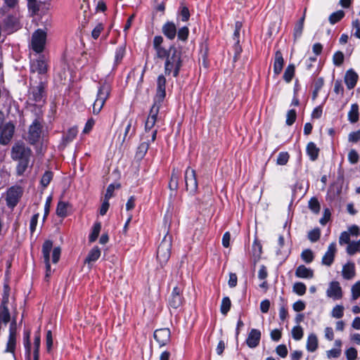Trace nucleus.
<instances>
[{
  "label": "nucleus",
  "instance_id": "43",
  "mask_svg": "<svg viewBox=\"0 0 360 360\" xmlns=\"http://www.w3.org/2000/svg\"><path fill=\"white\" fill-rule=\"evenodd\" d=\"M301 258L306 263L309 264L313 262L314 255L310 249H306L302 252Z\"/></svg>",
  "mask_w": 360,
  "mask_h": 360
},
{
  "label": "nucleus",
  "instance_id": "45",
  "mask_svg": "<svg viewBox=\"0 0 360 360\" xmlns=\"http://www.w3.org/2000/svg\"><path fill=\"white\" fill-rule=\"evenodd\" d=\"M40 335L39 333H37L34 336V359L37 360V356H39V347H40Z\"/></svg>",
  "mask_w": 360,
  "mask_h": 360
},
{
  "label": "nucleus",
  "instance_id": "3",
  "mask_svg": "<svg viewBox=\"0 0 360 360\" xmlns=\"http://www.w3.org/2000/svg\"><path fill=\"white\" fill-rule=\"evenodd\" d=\"M110 93V86L103 83L98 89L97 98L93 104V113L98 115L102 110Z\"/></svg>",
  "mask_w": 360,
  "mask_h": 360
},
{
  "label": "nucleus",
  "instance_id": "4",
  "mask_svg": "<svg viewBox=\"0 0 360 360\" xmlns=\"http://www.w3.org/2000/svg\"><path fill=\"white\" fill-rule=\"evenodd\" d=\"M172 236L166 235L162 239L157 251V258L160 263L163 265L169 260L171 255Z\"/></svg>",
  "mask_w": 360,
  "mask_h": 360
},
{
  "label": "nucleus",
  "instance_id": "2",
  "mask_svg": "<svg viewBox=\"0 0 360 360\" xmlns=\"http://www.w3.org/2000/svg\"><path fill=\"white\" fill-rule=\"evenodd\" d=\"M183 65L182 51L175 46H170V53L165 58V73L166 75L173 74L174 77L179 76Z\"/></svg>",
  "mask_w": 360,
  "mask_h": 360
},
{
  "label": "nucleus",
  "instance_id": "5",
  "mask_svg": "<svg viewBox=\"0 0 360 360\" xmlns=\"http://www.w3.org/2000/svg\"><path fill=\"white\" fill-rule=\"evenodd\" d=\"M45 86V83L41 79L37 85H33V78L31 77L29 99L35 103L44 102L46 97Z\"/></svg>",
  "mask_w": 360,
  "mask_h": 360
},
{
  "label": "nucleus",
  "instance_id": "39",
  "mask_svg": "<svg viewBox=\"0 0 360 360\" xmlns=\"http://www.w3.org/2000/svg\"><path fill=\"white\" fill-rule=\"evenodd\" d=\"M345 16V12L343 11H338L336 12L333 13L329 16V22L330 24L334 25L336 22L340 21Z\"/></svg>",
  "mask_w": 360,
  "mask_h": 360
},
{
  "label": "nucleus",
  "instance_id": "24",
  "mask_svg": "<svg viewBox=\"0 0 360 360\" xmlns=\"http://www.w3.org/2000/svg\"><path fill=\"white\" fill-rule=\"evenodd\" d=\"M284 59L281 51H277L275 53L274 63V72L276 75H278L283 68Z\"/></svg>",
  "mask_w": 360,
  "mask_h": 360
},
{
  "label": "nucleus",
  "instance_id": "37",
  "mask_svg": "<svg viewBox=\"0 0 360 360\" xmlns=\"http://www.w3.org/2000/svg\"><path fill=\"white\" fill-rule=\"evenodd\" d=\"M308 207L314 214H319L321 210L320 203L315 197L311 198L309 200Z\"/></svg>",
  "mask_w": 360,
  "mask_h": 360
},
{
  "label": "nucleus",
  "instance_id": "38",
  "mask_svg": "<svg viewBox=\"0 0 360 360\" xmlns=\"http://www.w3.org/2000/svg\"><path fill=\"white\" fill-rule=\"evenodd\" d=\"M101 229V222H96L94 224V227L92 229V231L89 236V242H94L98 237L99 233Z\"/></svg>",
  "mask_w": 360,
  "mask_h": 360
},
{
  "label": "nucleus",
  "instance_id": "42",
  "mask_svg": "<svg viewBox=\"0 0 360 360\" xmlns=\"http://www.w3.org/2000/svg\"><path fill=\"white\" fill-rule=\"evenodd\" d=\"M357 252H360V239L356 242L350 243L347 248V252L349 255H353Z\"/></svg>",
  "mask_w": 360,
  "mask_h": 360
},
{
  "label": "nucleus",
  "instance_id": "63",
  "mask_svg": "<svg viewBox=\"0 0 360 360\" xmlns=\"http://www.w3.org/2000/svg\"><path fill=\"white\" fill-rule=\"evenodd\" d=\"M339 243L340 245L350 243V233L347 231H343L340 236Z\"/></svg>",
  "mask_w": 360,
  "mask_h": 360
},
{
  "label": "nucleus",
  "instance_id": "27",
  "mask_svg": "<svg viewBox=\"0 0 360 360\" xmlns=\"http://www.w3.org/2000/svg\"><path fill=\"white\" fill-rule=\"evenodd\" d=\"M53 248V243L51 240H46L42 245V253L45 264H47L49 269L50 252Z\"/></svg>",
  "mask_w": 360,
  "mask_h": 360
},
{
  "label": "nucleus",
  "instance_id": "18",
  "mask_svg": "<svg viewBox=\"0 0 360 360\" xmlns=\"http://www.w3.org/2000/svg\"><path fill=\"white\" fill-rule=\"evenodd\" d=\"M4 26L8 32H13L20 28V22L16 16L10 15L4 20Z\"/></svg>",
  "mask_w": 360,
  "mask_h": 360
},
{
  "label": "nucleus",
  "instance_id": "49",
  "mask_svg": "<svg viewBox=\"0 0 360 360\" xmlns=\"http://www.w3.org/2000/svg\"><path fill=\"white\" fill-rule=\"evenodd\" d=\"M304 335V331L300 326H297L292 329V336L295 340H300Z\"/></svg>",
  "mask_w": 360,
  "mask_h": 360
},
{
  "label": "nucleus",
  "instance_id": "16",
  "mask_svg": "<svg viewBox=\"0 0 360 360\" xmlns=\"http://www.w3.org/2000/svg\"><path fill=\"white\" fill-rule=\"evenodd\" d=\"M157 133H158L157 129H154L152 131V132L150 134V140L148 139L149 136H146V139L147 141L141 143L139 145V146L138 147L137 155L139 156L142 158L146 155V153H147V151L149 148L150 141H152V142L155 141V140L156 139Z\"/></svg>",
  "mask_w": 360,
  "mask_h": 360
},
{
  "label": "nucleus",
  "instance_id": "47",
  "mask_svg": "<svg viewBox=\"0 0 360 360\" xmlns=\"http://www.w3.org/2000/svg\"><path fill=\"white\" fill-rule=\"evenodd\" d=\"M53 172L51 171H46L43 174L41 179V184L44 188H46L53 179Z\"/></svg>",
  "mask_w": 360,
  "mask_h": 360
},
{
  "label": "nucleus",
  "instance_id": "6",
  "mask_svg": "<svg viewBox=\"0 0 360 360\" xmlns=\"http://www.w3.org/2000/svg\"><path fill=\"white\" fill-rule=\"evenodd\" d=\"M46 41V32L41 29H38L32 35L30 48L37 53L43 52Z\"/></svg>",
  "mask_w": 360,
  "mask_h": 360
},
{
  "label": "nucleus",
  "instance_id": "51",
  "mask_svg": "<svg viewBox=\"0 0 360 360\" xmlns=\"http://www.w3.org/2000/svg\"><path fill=\"white\" fill-rule=\"evenodd\" d=\"M345 56L342 52L337 51L333 57V61L335 65L340 66L344 62Z\"/></svg>",
  "mask_w": 360,
  "mask_h": 360
},
{
  "label": "nucleus",
  "instance_id": "33",
  "mask_svg": "<svg viewBox=\"0 0 360 360\" xmlns=\"http://www.w3.org/2000/svg\"><path fill=\"white\" fill-rule=\"evenodd\" d=\"M5 6L0 8V18L3 17L7 8L15 9L18 6V0H4Z\"/></svg>",
  "mask_w": 360,
  "mask_h": 360
},
{
  "label": "nucleus",
  "instance_id": "62",
  "mask_svg": "<svg viewBox=\"0 0 360 360\" xmlns=\"http://www.w3.org/2000/svg\"><path fill=\"white\" fill-rule=\"evenodd\" d=\"M359 159V156L358 153L354 150L352 149L348 154V160L352 164H356L358 162Z\"/></svg>",
  "mask_w": 360,
  "mask_h": 360
},
{
  "label": "nucleus",
  "instance_id": "31",
  "mask_svg": "<svg viewBox=\"0 0 360 360\" xmlns=\"http://www.w3.org/2000/svg\"><path fill=\"white\" fill-rule=\"evenodd\" d=\"M101 256V250L98 247L96 246L93 248L89 252L87 257L85 259V263L89 264L91 262L96 261Z\"/></svg>",
  "mask_w": 360,
  "mask_h": 360
},
{
  "label": "nucleus",
  "instance_id": "20",
  "mask_svg": "<svg viewBox=\"0 0 360 360\" xmlns=\"http://www.w3.org/2000/svg\"><path fill=\"white\" fill-rule=\"evenodd\" d=\"M16 321L13 320L10 326V333L7 343V352H14L15 347Z\"/></svg>",
  "mask_w": 360,
  "mask_h": 360
},
{
  "label": "nucleus",
  "instance_id": "1",
  "mask_svg": "<svg viewBox=\"0 0 360 360\" xmlns=\"http://www.w3.org/2000/svg\"><path fill=\"white\" fill-rule=\"evenodd\" d=\"M32 155L31 148L21 141H16L12 146L11 157L18 162L16 173L18 176H22L27 169Z\"/></svg>",
  "mask_w": 360,
  "mask_h": 360
},
{
  "label": "nucleus",
  "instance_id": "56",
  "mask_svg": "<svg viewBox=\"0 0 360 360\" xmlns=\"http://www.w3.org/2000/svg\"><path fill=\"white\" fill-rule=\"evenodd\" d=\"M104 29V25L102 23H98L91 32V37L94 39H97L101 32Z\"/></svg>",
  "mask_w": 360,
  "mask_h": 360
},
{
  "label": "nucleus",
  "instance_id": "29",
  "mask_svg": "<svg viewBox=\"0 0 360 360\" xmlns=\"http://www.w3.org/2000/svg\"><path fill=\"white\" fill-rule=\"evenodd\" d=\"M319 346V340L316 335L314 333H311L309 335L307 340V349L309 352H314Z\"/></svg>",
  "mask_w": 360,
  "mask_h": 360
},
{
  "label": "nucleus",
  "instance_id": "35",
  "mask_svg": "<svg viewBox=\"0 0 360 360\" xmlns=\"http://www.w3.org/2000/svg\"><path fill=\"white\" fill-rule=\"evenodd\" d=\"M69 204L68 202L60 201L58 203L56 208V214L60 217H65L68 214V207Z\"/></svg>",
  "mask_w": 360,
  "mask_h": 360
},
{
  "label": "nucleus",
  "instance_id": "19",
  "mask_svg": "<svg viewBox=\"0 0 360 360\" xmlns=\"http://www.w3.org/2000/svg\"><path fill=\"white\" fill-rule=\"evenodd\" d=\"M260 338L261 332L257 329H252L248 334L246 343L249 347L255 348L259 345Z\"/></svg>",
  "mask_w": 360,
  "mask_h": 360
},
{
  "label": "nucleus",
  "instance_id": "60",
  "mask_svg": "<svg viewBox=\"0 0 360 360\" xmlns=\"http://www.w3.org/2000/svg\"><path fill=\"white\" fill-rule=\"evenodd\" d=\"M352 294L353 300H356L360 297V281L356 282L352 285Z\"/></svg>",
  "mask_w": 360,
  "mask_h": 360
},
{
  "label": "nucleus",
  "instance_id": "25",
  "mask_svg": "<svg viewBox=\"0 0 360 360\" xmlns=\"http://www.w3.org/2000/svg\"><path fill=\"white\" fill-rule=\"evenodd\" d=\"M295 276L300 278H312L314 277V271L302 264L296 269Z\"/></svg>",
  "mask_w": 360,
  "mask_h": 360
},
{
  "label": "nucleus",
  "instance_id": "64",
  "mask_svg": "<svg viewBox=\"0 0 360 360\" xmlns=\"http://www.w3.org/2000/svg\"><path fill=\"white\" fill-rule=\"evenodd\" d=\"M276 352V354L282 358H285L288 355V349L285 345H280L277 346Z\"/></svg>",
  "mask_w": 360,
  "mask_h": 360
},
{
  "label": "nucleus",
  "instance_id": "48",
  "mask_svg": "<svg viewBox=\"0 0 360 360\" xmlns=\"http://www.w3.org/2000/svg\"><path fill=\"white\" fill-rule=\"evenodd\" d=\"M320 236L321 231L319 228L314 229L308 233V238L312 243L318 241Z\"/></svg>",
  "mask_w": 360,
  "mask_h": 360
},
{
  "label": "nucleus",
  "instance_id": "15",
  "mask_svg": "<svg viewBox=\"0 0 360 360\" xmlns=\"http://www.w3.org/2000/svg\"><path fill=\"white\" fill-rule=\"evenodd\" d=\"M336 251L337 249L335 243H330L328 248V250L326 251V252L325 253L322 258V264L326 265L327 266H330L334 261Z\"/></svg>",
  "mask_w": 360,
  "mask_h": 360
},
{
  "label": "nucleus",
  "instance_id": "32",
  "mask_svg": "<svg viewBox=\"0 0 360 360\" xmlns=\"http://www.w3.org/2000/svg\"><path fill=\"white\" fill-rule=\"evenodd\" d=\"M359 105L357 103H354L348 112V120L351 123H356L359 120Z\"/></svg>",
  "mask_w": 360,
  "mask_h": 360
},
{
  "label": "nucleus",
  "instance_id": "23",
  "mask_svg": "<svg viewBox=\"0 0 360 360\" xmlns=\"http://www.w3.org/2000/svg\"><path fill=\"white\" fill-rule=\"evenodd\" d=\"M162 32L169 39H174L176 35V26L173 22H167L162 26Z\"/></svg>",
  "mask_w": 360,
  "mask_h": 360
},
{
  "label": "nucleus",
  "instance_id": "54",
  "mask_svg": "<svg viewBox=\"0 0 360 360\" xmlns=\"http://www.w3.org/2000/svg\"><path fill=\"white\" fill-rule=\"evenodd\" d=\"M125 53V46H120L116 50L115 61L116 65L119 64L122 60Z\"/></svg>",
  "mask_w": 360,
  "mask_h": 360
},
{
  "label": "nucleus",
  "instance_id": "22",
  "mask_svg": "<svg viewBox=\"0 0 360 360\" xmlns=\"http://www.w3.org/2000/svg\"><path fill=\"white\" fill-rule=\"evenodd\" d=\"M133 120L131 119L126 120L122 123V127H124V136L122 138V143L127 139H129L136 132L135 127L132 126Z\"/></svg>",
  "mask_w": 360,
  "mask_h": 360
},
{
  "label": "nucleus",
  "instance_id": "58",
  "mask_svg": "<svg viewBox=\"0 0 360 360\" xmlns=\"http://www.w3.org/2000/svg\"><path fill=\"white\" fill-rule=\"evenodd\" d=\"M29 10L32 11L33 15L37 13L39 11V6L37 2V0H27Z\"/></svg>",
  "mask_w": 360,
  "mask_h": 360
},
{
  "label": "nucleus",
  "instance_id": "41",
  "mask_svg": "<svg viewBox=\"0 0 360 360\" xmlns=\"http://www.w3.org/2000/svg\"><path fill=\"white\" fill-rule=\"evenodd\" d=\"M162 103H158L157 101L154 99V103L152 105L149 115L148 117L149 118H153L157 120L158 115L159 113L160 108L161 106Z\"/></svg>",
  "mask_w": 360,
  "mask_h": 360
},
{
  "label": "nucleus",
  "instance_id": "7",
  "mask_svg": "<svg viewBox=\"0 0 360 360\" xmlns=\"http://www.w3.org/2000/svg\"><path fill=\"white\" fill-rule=\"evenodd\" d=\"M15 131V126L12 121L6 122L0 129V144L8 145L13 139Z\"/></svg>",
  "mask_w": 360,
  "mask_h": 360
},
{
  "label": "nucleus",
  "instance_id": "50",
  "mask_svg": "<svg viewBox=\"0 0 360 360\" xmlns=\"http://www.w3.org/2000/svg\"><path fill=\"white\" fill-rule=\"evenodd\" d=\"M290 158V155L287 152H281L278 154L276 163L279 165H285L287 164Z\"/></svg>",
  "mask_w": 360,
  "mask_h": 360
},
{
  "label": "nucleus",
  "instance_id": "28",
  "mask_svg": "<svg viewBox=\"0 0 360 360\" xmlns=\"http://www.w3.org/2000/svg\"><path fill=\"white\" fill-rule=\"evenodd\" d=\"M307 8H305L304 10L302 17L299 20V21L295 24L294 27L293 36L295 40L300 38L302 34L303 28H304V22L306 16Z\"/></svg>",
  "mask_w": 360,
  "mask_h": 360
},
{
  "label": "nucleus",
  "instance_id": "26",
  "mask_svg": "<svg viewBox=\"0 0 360 360\" xmlns=\"http://www.w3.org/2000/svg\"><path fill=\"white\" fill-rule=\"evenodd\" d=\"M342 274L343 278L346 280L353 278L356 274L354 264L352 262H348L345 264L342 268Z\"/></svg>",
  "mask_w": 360,
  "mask_h": 360
},
{
  "label": "nucleus",
  "instance_id": "21",
  "mask_svg": "<svg viewBox=\"0 0 360 360\" xmlns=\"http://www.w3.org/2000/svg\"><path fill=\"white\" fill-rule=\"evenodd\" d=\"M359 76L353 69L347 70L345 75V82L348 89H352L356 84Z\"/></svg>",
  "mask_w": 360,
  "mask_h": 360
},
{
  "label": "nucleus",
  "instance_id": "59",
  "mask_svg": "<svg viewBox=\"0 0 360 360\" xmlns=\"http://www.w3.org/2000/svg\"><path fill=\"white\" fill-rule=\"evenodd\" d=\"M331 212L328 208H326L323 211V215L320 219V224L325 226L330 219Z\"/></svg>",
  "mask_w": 360,
  "mask_h": 360
},
{
  "label": "nucleus",
  "instance_id": "53",
  "mask_svg": "<svg viewBox=\"0 0 360 360\" xmlns=\"http://www.w3.org/2000/svg\"><path fill=\"white\" fill-rule=\"evenodd\" d=\"M176 34H177L178 39L179 40L185 41L188 39V34H189V30L187 27L185 26V27L180 28L178 32H176Z\"/></svg>",
  "mask_w": 360,
  "mask_h": 360
},
{
  "label": "nucleus",
  "instance_id": "36",
  "mask_svg": "<svg viewBox=\"0 0 360 360\" xmlns=\"http://www.w3.org/2000/svg\"><path fill=\"white\" fill-rule=\"evenodd\" d=\"M179 174L175 169H173L171 179L169 183V187L172 190H176L178 188Z\"/></svg>",
  "mask_w": 360,
  "mask_h": 360
},
{
  "label": "nucleus",
  "instance_id": "57",
  "mask_svg": "<svg viewBox=\"0 0 360 360\" xmlns=\"http://www.w3.org/2000/svg\"><path fill=\"white\" fill-rule=\"evenodd\" d=\"M296 111L295 110H290L286 115V124L289 126L292 125L296 120Z\"/></svg>",
  "mask_w": 360,
  "mask_h": 360
},
{
  "label": "nucleus",
  "instance_id": "8",
  "mask_svg": "<svg viewBox=\"0 0 360 360\" xmlns=\"http://www.w3.org/2000/svg\"><path fill=\"white\" fill-rule=\"evenodd\" d=\"M42 130V125L38 119H35L29 127L27 141L31 145H34L39 141Z\"/></svg>",
  "mask_w": 360,
  "mask_h": 360
},
{
  "label": "nucleus",
  "instance_id": "46",
  "mask_svg": "<svg viewBox=\"0 0 360 360\" xmlns=\"http://www.w3.org/2000/svg\"><path fill=\"white\" fill-rule=\"evenodd\" d=\"M344 307L342 305H336L331 311V316L335 319H341L344 315Z\"/></svg>",
  "mask_w": 360,
  "mask_h": 360
},
{
  "label": "nucleus",
  "instance_id": "12",
  "mask_svg": "<svg viewBox=\"0 0 360 360\" xmlns=\"http://www.w3.org/2000/svg\"><path fill=\"white\" fill-rule=\"evenodd\" d=\"M30 71L32 73L37 72L44 75L47 72V63L44 56H41L38 59L31 61Z\"/></svg>",
  "mask_w": 360,
  "mask_h": 360
},
{
  "label": "nucleus",
  "instance_id": "10",
  "mask_svg": "<svg viewBox=\"0 0 360 360\" xmlns=\"http://www.w3.org/2000/svg\"><path fill=\"white\" fill-rule=\"evenodd\" d=\"M23 191L20 186H15L11 187L6 193L7 205L10 207H14L18 202L22 195Z\"/></svg>",
  "mask_w": 360,
  "mask_h": 360
},
{
  "label": "nucleus",
  "instance_id": "34",
  "mask_svg": "<svg viewBox=\"0 0 360 360\" xmlns=\"http://www.w3.org/2000/svg\"><path fill=\"white\" fill-rule=\"evenodd\" d=\"M295 72V67L293 64H290L288 65L286 69L285 70L284 74H283V79L287 82L289 83L292 81Z\"/></svg>",
  "mask_w": 360,
  "mask_h": 360
},
{
  "label": "nucleus",
  "instance_id": "9",
  "mask_svg": "<svg viewBox=\"0 0 360 360\" xmlns=\"http://www.w3.org/2000/svg\"><path fill=\"white\" fill-rule=\"evenodd\" d=\"M184 179L186 190L191 193H195L198 190V181L195 169L188 167L185 171Z\"/></svg>",
  "mask_w": 360,
  "mask_h": 360
},
{
  "label": "nucleus",
  "instance_id": "40",
  "mask_svg": "<svg viewBox=\"0 0 360 360\" xmlns=\"http://www.w3.org/2000/svg\"><path fill=\"white\" fill-rule=\"evenodd\" d=\"M231 307V302L228 297H225L222 299L220 311L224 315H226Z\"/></svg>",
  "mask_w": 360,
  "mask_h": 360
},
{
  "label": "nucleus",
  "instance_id": "30",
  "mask_svg": "<svg viewBox=\"0 0 360 360\" xmlns=\"http://www.w3.org/2000/svg\"><path fill=\"white\" fill-rule=\"evenodd\" d=\"M307 153L312 161L318 158L319 148L316 147L314 142H309L307 146Z\"/></svg>",
  "mask_w": 360,
  "mask_h": 360
},
{
  "label": "nucleus",
  "instance_id": "44",
  "mask_svg": "<svg viewBox=\"0 0 360 360\" xmlns=\"http://www.w3.org/2000/svg\"><path fill=\"white\" fill-rule=\"evenodd\" d=\"M307 287L304 283L302 282H297L293 285V292L298 295H303L305 294Z\"/></svg>",
  "mask_w": 360,
  "mask_h": 360
},
{
  "label": "nucleus",
  "instance_id": "17",
  "mask_svg": "<svg viewBox=\"0 0 360 360\" xmlns=\"http://www.w3.org/2000/svg\"><path fill=\"white\" fill-rule=\"evenodd\" d=\"M327 295L334 300H340L342 297V288L339 282L333 281L330 283L329 288L327 290Z\"/></svg>",
  "mask_w": 360,
  "mask_h": 360
},
{
  "label": "nucleus",
  "instance_id": "52",
  "mask_svg": "<svg viewBox=\"0 0 360 360\" xmlns=\"http://www.w3.org/2000/svg\"><path fill=\"white\" fill-rule=\"evenodd\" d=\"M77 128L72 127L70 128L67 134L63 137V141L65 142H70L72 141L77 136Z\"/></svg>",
  "mask_w": 360,
  "mask_h": 360
},
{
  "label": "nucleus",
  "instance_id": "61",
  "mask_svg": "<svg viewBox=\"0 0 360 360\" xmlns=\"http://www.w3.org/2000/svg\"><path fill=\"white\" fill-rule=\"evenodd\" d=\"M46 350L50 352L53 346V336L51 330H48L46 335Z\"/></svg>",
  "mask_w": 360,
  "mask_h": 360
},
{
  "label": "nucleus",
  "instance_id": "11",
  "mask_svg": "<svg viewBox=\"0 0 360 360\" xmlns=\"http://www.w3.org/2000/svg\"><path fill=\"white\" fill-rule=\"evenodd\" d=\"M184 288L182 286H176L173 288L171 295L169 297V305L174 308L177 309L180 307L184 301L182 295Z\"/></svg>",
  "mask_w": 360,
  "mask_h": 360
},
{
  "label": "nucleus",
  "instance_id": "55",
  "mask_svg": "<svg viewBox=\"0 0 360 360\" xmlns=\"http://www.w3.org/2000/svg\"><path fill=\"white\" fill-rule=\"evenodd\" d=\"M157 120L153 118H149L148 117L145 124V131L146 134L145 136H148L147 134H149L150 131L154 127L155 122ZM150 136V135H148Z\"/></svg>",
  "mask_w": 360,
  "mask_h": 360
},
{
  "label": "nucleus",
  "instance_id": "13",
  "mask_svg": "<svg viewBox=\"0 0 360 360\" xmlns=\"http://www.w3.org/2000/svg\"><path fill=\"white\" fill-rule=\"evenodd\" d=\"M166 78L164 75H159L157 79V88L155 100L158 103H162L166 96Z\"/></svg>",
  "mask_w": 360,
  "mask_h": 360
},
{
  "label": "nucleus",
  "instance_id": "14",
  "mask_svg": "<svg viewBox=\"0 0 360 360\" xmlns=\"http://www.w3.org/2000/svg\"><path fill=\"white\" fill-rule=\"evenodd\" d=\"M170 338L171 333L169 328H160L154 332V338L160 347L166 345L170 341Z\"/></svg>",
  "mask_w": 360,
  "mask_h": 360
}]
</instances>
